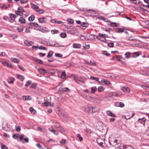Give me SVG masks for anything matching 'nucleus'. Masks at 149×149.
<instances>
[{"instance_id":"nucleus-14","label":"nucleus","mask_w":149,"mask_h":149,"mask_svg":"<svg viewBox=\"0 0 149 149\" xmlns=\"http://www.w3.org/2000/svg\"><path fill=\"white\" fill-rule=\"evenodd\" d=\"M103 140L101 139H97V142L98 145L102 147L103 144Z\"/></svg>"},{"instance_id":"nucleus-1","label":"nucleus","mask_w":149,"mask_h":149,"mask_svg":"<svg viewBox=\"0 0 149 149\" xmlns=\"http://www.w3.org/2000/svg\"><path fill=\"white\" fill-rule=\"evenodd\" d=\"M60 117L65 121H66L68 119V117L65 113L64 111L63 110H60L58 113Z\"/></svg>"},{"instance_id":"nucleus-26","label":"nucleus","mask_w":149,"mask_h":149,"mask_svg":"<svg viewBox=\"0 0 149 149\" xmlns=\"http://www.w3.org/2000/svg\"><path fill=\"white\" fill-rule=\"evenodd\" d=\"M19 21L21 23L23 24L25 22V19L22 17H20L19 19Z\"/></svg>"},{"instance_id":"nucleus-33","label":"nucleus","mask_w":149,"mask_h":149,"mask_svg":"<svg viewBox=\"0 0 149 149\" xmlns=\"http://www.w3.org/2000/svg\"><path fill=\"white\" fill-rule=\"evenodd\" d=\"M66 73L65 71L63 72L61 74V77L62 79H64L66 77Z\"/></svg>"},{"instance_id":"nucleus-58","label":"nucleus","mask_w":149,"mask_h":149,"mask_svg":"<svg viewBox=\"0 0 149 149\" xmlns=\"http://www.w3.org/2000/svg\"><path fill=\"white\" fill-rule=\"evenodd\" d=\"M66 140L65 139H63L62 140L60 141V143L61 144L64 145L65 143Z\"/></svg>"},{"instance_id":"nucleus-41","label":"nucleus","mask_w":149,"mask_h":149,"mask_svg":"<svg viewBox=\"0 0 149 149\" xmlns=\"http://www.w3.org/2000/svg\"><path fill=\"white\" fill-rule=\"evenodd\" d=\"M77 136L79 139V141H83V138L81 136L80 134H78L77 135Z\"/></svg>"},{"instance_id":"nucleus-32","label":"nucleus","mask_w":149,"mask_h":149,"mask_svg":"<svg viewBox=\"0 0 149 149\" xmlns=\"http://www.w3.org/2000/svg\"><path fill=\"white\" fill-rule=\"evenodd\" d=\"M101 81L107 85H109L110 83V81L107 80H102Z\"/></svg>"},{"instance_id":"nucleus-46","label":"nucleus","mask_w":149,"mask_h":149,"mask_svg":"<svg viewBox=\"0 0 149 149\" xmlns=\"http://www.w3.org/2000/svg\"><path fill=\"white\" fill-rule=\"evenodd\" d=\"M110 26H112L113 27H115L117 26V25L116 23L111 22Z\"/></svg>"},{"instance_id":"nucleus-42","label":"nucleus","mask_w":149,"mask_h":149,"mask_svg":"<svg viewBox=\"0 0 149 149\" xmlns=\"http://www.w3.org/2000/svg\"><path fill=\"white\" fill-rule=\"evenodd\" d=\"M90 79L93 80H95L96 81H98L99 80V79L98 78L95 77L93 76H91Z\"/></svg>"},{"instance_id":"nucleus-8","label":"nucleus","mask_w":149,"mask_h":149,"mask_svg":"<svg viewBox=\"0 0 149 149\" xmlns=\"http://www.w3.org/2000/svg\"><path fill=\"white\" fill-rule=\"evenodd\" d=\"M44 100L45 101L42 104L43 106H48L49 104L48 100L46 97H45L44 98Z\"/></svg>"},{"instance_id":"nucleus-63","label":"nucleus","mask_w":149,"mask_h":149,"mask_svg":"<svg viewBox=\"0 0 149 149\" xmlns=\"http://www.w3.org/2000/svg\"><path fill=\"white\" fill-rule=\"evenodd\" d=\"M15 13L17 15H18L20 16L21 15V13L20 12V11L19 10H18V11H16L15 12Z\"/></svg>"},{"instance_id":"nucleus-54","label":"nucleus","mask_w":149,"mask_h":149,"mask_svg":"<svg viewBox=\"0 0 149 149\" xmlns=\"http://www.w3.org/2000/svg\"><path fill=\"white\" fill-rule=\"evenodd\" d=\"M55 56L56 57L61 58L62 57V55L60 54L56 53L55 54Z\"/></svg>"},{"instance_id":"nucleus-38","label":"nucleus","mask_w":149,"mask_h":149,"mask_svg":"<svg viewBox=\"0 0 149 149\" xmlns=\"http://www.w3.org/2000/svg\"><path fill=\"white\" fill-rule=\"evenodd\" d=\"M98 36L100 37L107 38L108 36L107 35L105 34H102L100 33H99Z\"/></svg>"},{"instance_id":"nucleus-56","label":"nucleus","mask_w":149,"mask_h":149,"mask_svg":"<svg viewBox=\"0 0 149 149\" xmlns=\"http://www.w3.org/2000/svg\"><path fill=\"white\" fill-rule=\"evenodd\" d=\"M114 45V44L113 42H111L108 44V46L110 47H113Z\"/></svg>"},{"instance_id":"nucleus-16","label":"nucleus","mask_w":149,"mask_h":149,"mask_svg":"<svg viewBox=\"0 0 149 149\" xmlns=\"http://www.w3.org/2000/svg\"><path fill=\"white\" fill-rule=\"evenodd\" d=\"M146 120V119L144 118L143 117L139 119L138 120V122L139 123H141L142 124H144Z\"/></svg>"},{"instance_id":"nucleus-5","label":"nucleus","mask_w":149,"mask_h":149,"mask_svg":"<svg viewBox=\"0 0 149 149\" xmlns=\"http://www.w3.org/2000/svg\"><path fill=\"white\" fill-rule=\"evenodd\" d=\"M122 148L121 149H134V148L130 145H125L121 146Z\"/></svg>"},{"instance_id":"nucleus-39","label":"nucleus","mask_w":149,"mask_h":149,"mask_svg":"<svg viewBox=\"0 0 149 149\" xmlns=\"http://www.w3.org/2000/svg\"><path fill=\"white\" fill-rule=\"evenodd\" d=\"M17 78L21 81H23L24 79L23 76L20 75L18 76Z\"/></svg>"},{"instance_id":"nucleus-6","label":"nucleus","mask_w":149,"mask_h":149,"mask_svg":"<svg viewBox=\"0 0 149 149\" xmlns=\"http://www.w3.org/2000/svg\"><path fill=\"white\" fill-rule=\"evenodd\" d=\"M2 64L4 66L9 67L10 68H12L13 67L12 65L11 64L9 63L6 61H3L2 62Z\"/></svg>"},{"instance_id":"nucleus-3","label":"nucleus","mask_w":149,"mask_h":149,"mask_svg":"<svg viewBox=\"0 0 149 149\" xmlns=\"http://www.w3.org/2000/svg\"><path fill=\"white\" fill-rule=\"evenodd\" d=\"M10 17L8 20L11 22H13L14 21V20L16 17V16L15 15L13 14H10L9 15Z\"/></svg>"},{"instance_id":"nucleus-28","label":"nucleus","mask_w":149,"mask_h":149,"mask_svg":"<svg viewBox=\"0 0 149 149\" xmlns=\"http://www.w3.org/2000/svg\"><path fill=\"white\" fill-rule=\"evenodd\" d=\"M91 90L92 91L91 92V93H94L97 91V88L95 86L91 88Z\"/></svg>"},{"instance_id":"nucleus-37","label":"nucleus","mask_w":149,"mask_h":149,"mask_svg":"<svg viewBox=\"0 0 149 149\" xmlns=\"http://www.w3.org/2000/svg\"><path fill=\"white\" fill-rule=\"evenodd\" d=\"M54 47H64V46L63 45H60L58 44L57 42H55L54 44Z\"/></svg>"},{"instance_id":"nucleus-50","label":"nucleus","mask_w":149,"mask_h":149,"mask_svg":"<svg viewBox=\"0 0 149 149\" xmlns=\"http://www.w3.org/2000/svg\"><path fill=\"white\" fill-rule=\"evenodd\" d=\"M17 30L19 32H22L24 30L23 28H21V27L17 28Z\"/></svg>"},{"instance_id":"nucleus-19","label":"nucleus","mask_w":149,"mask_h":149,"mask_svg":"<svg viewBox=\"0 0 149 149\" xmlns=\"http://www.w3.org/2000/svg\"><path fill=\"white\" fill-rule=\"evenodd\" d=\"M49 131L57 135L58 134V131L54 130L52 128H49Z\"/></svg>"},{"instance_id":"nucleus-55","label":"nucleus","mask_w":149,"mask_h":149,"mask_svg":"<svg viewBox=\"0 0 149 149\" xmlns=\"http://www.w3.org/2000/svg\"><path fill=\"white\" fill-rule=\"evenodd\" d=\"M39 49L43 50H45L46 49V47H43L42 46H39Z\"/></svg>"},{"instance_id":"nucleus-59","label":"nucleus","mask_w":149,"mask_h":149,"mask_svg":"<svg viewBox=\"0 0 149 149\" xmlns=\"http://www.w3.org/2000/svg\"><path fill=\"white\" fill-rule=\"evenodd\" d=\"M1 149H8L7 147L4 145L3 144L1 146Z\"/></svg>"},{"instance_id":"nucleus-10","label":"nucleus","mask_w":149,"mask_h":149,"mask_svg":"<svg viewBox=\"0 0 149 149\" xmlns=\"http://www.w3.org/2000/svg\"><path fill=\"white\" fill-rule=\"evenodd\" d=\"M115 105L116 107H123L124 106L123 103L121 102H116L115 103Z\"/></svg>"},{"instance_id":"nucleus-49","label":"nucleus","mask_w":149,"mask_h":149,"mask_svg":"<svg viewBox=\"0 0 149 149\" xmlns=\"http://www.w3.org/2000/svg\"><path fill=\"white\" fill-rule=\"evenodd\" d=\"M15 128H16V131L17 132H19L20 130L21 127L19 126H16Z\"/></svg>"},{"instance_id":"nucleus-25","label":"nucleus","mask_w":149,"mask_h":149,"mask_svg":"<svg viewBox=\"0 0 149 149\" xmlns=\"http://www.w3.org/2000/svg\"><path fill=\"white\" fill-rule=\"evenodd\" d=\"M15 80V78L13 77H11L8 80V82L9 84H12L13 83Z\"/></svg>"},{"instance_id":"nucleus-21","label":"nucleus","mask_w":149,"mask_h":149,"mask_svg":"<svg viewBox=\"0 0 149 149\" xmlns=\"http://www.w3.org/2000/svg\"><path fill=\"white\" fill-rule=\"evenodd\" d=\"M11 61L14 63H17L19 61V60L16 58H13L11 59Z\"/></svg>"},{"instance_id":"nucleus-47","label":"nucleus","mask_w":149,"mask_h":149,"mask_svg":"<svg viewBox=\"0 0 149 149\" xmlns=\"http://www.w3.org/2000/svg\"><path fill=\"white\" fill-rule=\"evenodd\" d=\"M113 144L115 146L118 144V140L117 139H115L113 141H112Z\"/></svg>"},{"instance_id":"nucleus-53","label":"nucleus","mask_w":149,"mask_h":149,"mask_svg":"<svg viewBox=\"0 0 149 149\" xmlns=\"http://www.w3.org/2000/svg\"><path fill=\"white\" fill-rule=\"evenodd\" d=\"M54 125L55 127H56L58 129L60 126L59 124L57 123H55Z\"/></svg>"},{"instance_id":"nucleus-29","label":"nucleus","mask_w":149,"mask_h":149,"mask_svg":"<svg viewBox=\"0 0 149 149\" xmlns=\"http://www.w3.org/2000/svg\"><path fill=\"white\" fill-rule=\"evenodd\" d=\"M35 19V16L33 15H32L28 18V20L29 21H33Z\"/></svg>"},{"instance_id":"nucleus-17","label":"nucleus","mask_w":149,"mask_h":149,"mask_svg":"<svg viewBox=\"0 0 149 149\" xmlns=\"http://www.w3.org/2000/svg\"><path fill=\"white\" fill-rule=\"evenodd\" d=\"M72 47L74 48H80L81 47V45L79 44L74 43Z\"/></svg>"},{"instance_id":"nucleus-36","label":"nucleus","mask_w":149,"mask_h":149,"mask_svg":"<svg viewBox=\"0 0 149 149\" xmlns=\"http://www.w3.org/2000/svg\"><path fill=\"white\" fill-rule=\"evenodd\" d=\"M130 53L129 52H126L125 54V57L127 58H129L130 57Z\"/></svg>"},{"instance_id":"nucleus-20","label":"nucleus","mask_w":149,"mask_h":149,"mask_svg":"<svg viewBox=\"0 0 149 149\" xmlns=\"http://www.w3.org/2000/svg\"><path fill=\"white\" fill-rule=\"evenodd\" d=\"M88 26V24L87 23L83 22L81 25V27L83 29H85Z\"/></svg>"},{"instance_id":"nucleus-40","label":"nucleus","mask_w":149,"mask_h":149,"mask_svg":"<svg viewBox=\"0 0 149 149\" xmlns=\"http://www.w3.org/2000/svg\"><path fill=\"white\" fill-rule=\"evenodd\" d=\"M103 54L104 55H106L107 56H110V54L108 53L107 51H103Z\"/></svg>"},{"instance_id":"nucleus-64","label":"nucleus","mask_w":149,"mask_h":149,"mask_svg":"<svg viewBox=\"0 0 149 149\" xmlns=\"http://www.w3.org/2000/svg\"><path fill=\"white\" fill-rule=\"evenodd\" d=\"M38 12H39L40 14H42L44 13V11L42 9H40Z\"/></svg>"},{"instance_id":"nucleus-18","label":"nucleus","mask_w":149,"mask_h":149,"mask_svg":"<svg viewBox=\"0 0 149 149\" xmlns=\"http://www.w3.org/2000/svg\"><path fill=\"white\" fill-rule=\"evenodd\" d=\"M107 113L109 116L112 117H116V116L115 114L112 113V112L110 111H108L107 112Z\"/></svg>"},{"instance_id":"nucleus-35","label":"nucleus","mask_w":149,"mask_h":149,"mask_svg":"<svg viewBox=\"0 0 149 149\" xmlns=\"http://www.w3.org/2000/svg\"><path fill=\"white\" fill-rule=\"evenodd\" d=\"M67 21L70 24H72L74 23V20L72 19H67Z\"/></svg>"},{"instance_id":"nucleus-13","label":"nucleus","mask_w":149,"mask_h":149,"mask_svg":"<svg viewBox=\"0 0 149 149\" xmlns=\"http://www.w3.org/2000/svg\"><path fill=\"white\" fill-rule=\"evenodd\" d=\"M121 90L124 92H129L130 91V89L129 88L124 86L122 87Z\"/></svg>"},{"instance_id":"nucleus-62","label":"nucleus","mask_w":149,"mask_h":149,"mask_svg":"<svg viewBox=\"0 0 149 149\" xmlns=\"http://www.w3.org/2000/svg\"><path fill=\"white\" fill-rule=\"evenodd\" d=\"M38 47H39V46L38 45H37V46H32V49H35L36 50H37V48Z\"/></svg>"},{"instance_id":"nucleus-51","label":"nucleus","mask_w":149,"mask_h":149,"mask_svg":"<svg viewBox=\"0 0 149 149\" xmlns=\"http://www.w3.org/2000/svg\"><path fill=\"white\" fill-rule=\"evenodd\" d=\"M35 61L39 64H41L43 63V61L41 60L36 58Z\"/></svg>"},{"instance_id":"nucleus-48","label":"nucleus","mask_w":149,"mask_h":149,"mask_svg":"<svg viewBox=\"0 0 149 149\" xmlns=\"http://www.w3.org/2000/svg\"><path fill=\"white\" fill-rule=\"evenodd\" d=\"M58 130L60 131L61 132L63 133L64 132V130L60 126L58 129Z\"/></svg>"},{"instance_id":"nucleus-2","label":"nucleus","mask_w":149,"mask_h":149,"mask_svg":"<svg viewBox=\"0 0 149 149\" xmlns=\"http://www.w3.org/2000/svg\"><path fill=\"white\" fill-rule=\"evenodd\" d=\"M74 80L77 84L81 85V84H84L85 79L81 77H78L75 78Z\"/></svg>"},{"instance_id":"nucleus-57","label":"nucleus","mask_w":149,"mask_h":149,"mask_svg":"<svg viewBox=\"0 0 149 149\" xmlns=\"http://www.w3.org/2000/svg\"><path fill=\"white\" fill-rule=\"evenodd\" d=\"M133 54H135L136 56H133V57L134 58L136 57L137 56H138L139 55V54L138 52H135L133 53Z\"/></svg>"},{"instance_id":"nucleus-22","label":"nucleus","mask_w":149,"mask_h":149,"mask_svg":"<svg viewBox=\"0 0 149 149\" xmlns=\"http://www.w3.org/2000/svg\"><path fill=\"white\" fill-rule=\"evenodd\" d=\"M23 98L25 100H29L31 99V97L29 96H23Z\"/></svg>"},{"instance_id":"nucleus-61","label":"nucleus","mask_w":149,"mask_h":149,"mask_svg":"<svg viewBox=\"0 0 149 149\" xmlns=\"http://www.w3.org/2000/svg\"><path fill=\"white\" fill-rule=\"evenodd\" d=\"M58 31L57 30H52L51 31V32L53 34H54L57 33Z\"/></svg>"},{"instance_id":"nucleus-45","label":"nucleus","mask_w":149,"mask_h":149,"mask_svg":"<svg viewBox=\"0 0 149 149\" xmlns=\"http://www.w3.org/2000/svg\"><path fill=\"white\" fill-rule=\"evenodd\" d=\"M31 83V80H28L26 83L25 86L27 87Z\"/></svg>"},{"instance_id":"nucleus-52","label":"nucleus","mask_w":149,"mask_h":149,"mask_svg":"<svg viewBox=\"0 0 149 149\" xmlns=\"http://www.w3.org/2000/svg\"><path fill=\"white\" fill-rule=\"evenodd\" d=\"M20 1L22 4H25L27 3L28 0H20Z\"/></svg>"},{"instance_id":"nucleus-44","label":"nucleus","mask_w":149,"mask_h":149,"mask_svg":"<svg viewBox=\"0 0 149 149\" xmlns=\"http://www.w3.org/2000/svg\"><path fill=\"white\" fill-rule=\"evenodd\" d=\"M37 86V84L35 83H33L32 84L31 86L30 87V88H35Z\"/></svg>"},{"instance_id":"nucleus-11","label":"nucleus","mask_w":149,"mask_h":149,"mask_svg":"<svg viewBox=\"0 0 149 149\" xmlns=\"http://www.w3.org/2000/svg\"><path fill=\"white\" fill-rule=\"evenodd\" d=\"M38 21L41 23H45L47 22V19L44 17L39 18L38 19Z\"/></svg>"},{"instance_id":"nucleus-27","label":"nucleus","mask_w":149,"mask_h":149,"mask_svg":"<svg viewBox=\"0 0 149 149\" xmlns=\"http://www.w3.org/2000/svg\"><path fill=\"white\" fill-rule=\"evenodd\" d=\"M53 54V52L52 51H50L48 53L47 55V58H50L51 57Z\"/></svg>"},{"instance_id":"nucleus-43","label":"nucleus","mask_w":149,"mask_h":149,"mask_svg":"<svg viewBox=\"0 0 149 149\" xmlns=\"http://www.w3.org/2000/svg\"><path fill=\"white\" fill-rule=\"evenodd\" d=\"M60 35L61 37L62 38H65L66 36V34L65 33H62Z\"/></svg>"},{"instance_id":"nucleus-9","label":"nucleus","mask_w":149,"mask_h":149,"mask_svg":"<svg viewBox=\"0 0 149 149\" xmlns=\"http://www.w3.org/2000/svg\"><path fill=\"white\" fill-rule=\"evenodd\" d=\"M31 5L32 6V8L35 11H36L37 12H38L40 8L38 6H37L34 3H31Z\"/></svg>"},{"instance_id":"nucleus-34","label":"nucleus","mask_w":149,"mask_h":149,"mask_svg":"<svg viewBox=\"0 0 149 149\" xmlns=\"http://www.w3.org/2000/svg\"><path fill=\"white\" fill-rule=\"evenodd\" d=\"M104 90V88L103 86H100L98 88V90L99 92H101L103 91Z\"/></svg>"},{"instance_id":"nucleus-60","label":"nucleus","mask_w":149,"mask_h":149,"mask_svg":"<svg viewBox=\"0 0 149 149\" xmlns=\"http://www.w3.org/2000/svg\"><path fill=\"white\" fill-rule=\"evenodd\" d=\"M39 55L40 57H43L45 56L46 54L45 53H42L41 52H40L39 53Z\"/></svg>"},{"instance_id":"nucleus-7","label":"nucleus","mask_w":149,"mask_h":149,"mask_svg":"<svg viewBox=\"0 0 149 149\" xmlns=\"http://www.w3.org/2000/svg\"><path fill=\"white\" fill-rule=\"evenodd\" d=\"M38 71L42 74H45L47 73V72L46 70L43 68H38Z\"/></svg>"},{"instance_id":"nucleus-4","label":"nucleus","mask_w":149,"mask_h":149,"mask_svg":"<svg viewBox=\"0 0 149 149\" xmlns=\"http://www.w3.org/2000/svg\"><path fill=\"white\" fill-rule=\"evenodd\" d=\"M108 96L110 97H118L119 96L118 93L117 92H110L108 93Z\"/></svg>"},{"instance_id":"nucleus-23","label":"nucleus","mask_w":149,"mask_h":149,"mask_svg":"<svg viewBox=\"0 0 149 149\" xmlns=\"http://www.w3.org/2000/svg\"><path fill=\"white\" fill-rule=\"evenodd\" d=\"M116 31L117 33H121L124 32V30L120 28H117L116 29Z\"/></svg>"},{"instance_id":"nucleus-12","label":"nucleus","mask_w":149,"mask_h":149,"mask_svg":"<svg viewBox=\"0 0 149 149\" xmlns=\"http://www.w3.org/2000/svg\"><path fill=\"white\" fill-rule=\"evenodd\" d=\"M24 43L28 46H30L34 44V42L32 41H29L27 40H25L24 41Z\"/></svg>"},{"instance_id":"nucleus-31","label":"nucleus","mask_w":149,"mask_h":149,"mask_svg":"<svg viewBox=\"0 0 149 149\" xmlns=\"http://www.w3.org/2000/svg\"><path fill=\"white\" fill-rule=\"evenodd\" d=\"M30 111V112L33 114H35L36 112L35 109H33V108L31 107L29 109Z\"/></svg>"},{"instance_id":"nucleus-24","label":"nucleus","mask_w":149,"mask_h":149,"mask_svg":"<svg viewBox=\"0 0 149 149\" xmlns=\"http://www.w3.org/2000/svg\"><path fill=\"white\" fill-rule=\"evenodd\" d=\"M90 110H92V112L93 113H95L96 112L97 110L96 107H92L91 108H90Z\"/></svg>"},{"instance_id":"nucleus-15","label":"nucleus","mask_w":149,"mask_h":149,"mask_svg":"<svg viewBox=\"0 0 149 149\" xmlns=\"http://www.w3.org/2000/svg\"><path fill=\"white\" fill-rule=\"evenodd\" d=\"M33 26L35 27V29L36 30H40L41 28L40 26L36 22L34 23Z\"/></svg>"},{"instance_id":"nucleus-30","label":"nucleus","mask_w":149,"mask_h":149,"mask_svg":"<svg viewBox=\"0 0 149 149\" xmlns=\"http://www.w3.org/2000/svg\"><path fill=\"white\" fill-rule=\"evenodd\" d=\"M18 10L20 11V12L21 13L26 12L25 10L21 7H19L18 8Z\"/></svg>"}]
</instances>
